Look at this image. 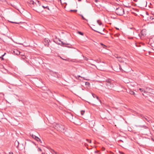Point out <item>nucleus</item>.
Listing matches in <instances>:
<instances>
[{
    "label": "nucleus",
    "instance_id": "nucleus-25",
    "mask_svg": "<svg viewBox=\"0 0 154 154\" xmlns=\"http://www.w3.org/2000/svg\"><path fill=\"white\" fill-rule=\"evenodd\" d=\"M69 45H70V46H66V45H64V46L65 47H68V48H72L71 47V45H70L69 44Z\"/></svg>",
    "mask_w": 154,
    "mask_h": 154
},
{
    "label": "nucleus",
    "instance_id": "nucleus-38",
    "mask_svg": "<svg viewBox=\"0 0 154 154\" xmlns=\"http://www.w3.org/2000/svg\"><path fill=\"white\" fill-rule=\"evenodd\" d=\"M5 54H6V53H5L4 54H3L2 55V57H3L5 55Z\"/></svg>",
    "mask_w": 154,
    "mask_h": 154
},
{
    "label": "nucleus",
    "instance_id": "nucleus-4",
    "mask_svg": "<svg viewBox=\"0 0 154 154\" xmlns=\"http://www.w3.org/2000/svg\"><path fill=\"white\" fill-rule=\"evenodd\" d=\"M28 2L30 5V6L32 7H35L36 6H38V5L39 6H40L38 1H37V3H36L33 0H30L28 1Z\"/></svg>",
    "mask_w": 154,
    "mask_h": 154
},
{
    "label": "nucleus",
    "instance_id": "nucleus-14",
    "mask_svg": "<svg viewBox=\"0 0 154 154\" xmlns=\"http://www.w3.org/2000/svg\"><path fill=\"white\" fill-rule=\"evenodd\" d=\"M147 20H149V18L150 20H154V16H150L149 17H147Z\"/></svg>",
    "mask_w": 154,
    "mask_h": 154
},
{
    "label": "nucleus",
    "instance_id": "nucleus-13",
    "mask_svg": "<svg viewBox=\"0 0 154 154\" xmlns=\"http://www.w3.org/2000/svg\"><path fill=\"white\" fill-rule=\"evenodd\" d=\"M19 144V142L17 140H16L15 141V142L14 143L15 146L17 148H18V147Z\"/></svg>",
    "mask_w": 154,
    "mask_h": 154
},
{
    "label": "nucleus",
    "instance_id": "nucleus-19",
    "mask_svg": "<svg viewBox=\"0 0 154 154\" xmlns=\"http://www.w3.org/2000/svg\"><path fill=\"white\" fill-rule=\"evenodd\" d=\"M80 16H81V17H82V19L83 20H86L87 21H88V20L86 19L82 15H80Z\"/></svg>",
    "mask_w": 154,
    "mask_h": 154
},
{
    "label": "nucleus",
    "instance_id": "nucleus-11",
    "mask_svg": "<svg viewBox=\"0 0 154 154\" xmlns=\"http://www.w3.org/2000/svg\"><path fill=\"white\" fill-rule=\"evenodd\" d=\"M128 93H129L130 94L133 95H134L135 97H136V94L133 91L131 90H129L128 91Z\"/></svg>",
    "mask_w": 154,
    "mask_h": 154
},
{
    "label": "nucleus",
    "instance_id": "nucleus-3",
    "mask_svg": "<svg viewBox=\"0 0 154 154\" xmlns=\"http://www.w3.org/2000/svg\"><path fill=\"white\" fill-rule=\"evenodd\" d=\"M115 12L117 15H122L124 14V9L121 7H119L116 8Z\"/></svg>",
    "mask_w": 154,
    "mask_h": 154
},
{
    "label": "nucleus",
    "instance_id": "nucleus-44",
    "mask_svg": "<svg viewBox=\"0 0 154 154\" xmlns=\"http://www.w3.org/2000/svg\"><path fill=\"white\" fill-rule=\"evenodd\" d=\"M62 58L63 60H66L64 59H63V58Z\"/></svg>",
    "mask_w": 154,
    "mask_h": 154
},
{
    "label": "nucleus",
    "instance_id": "nucleus-34",
    "mask_svg": "<svg viewBox=\"0 0 154 154\" xmlns=\"http://www.w3.org/2000/svg\"><path fill=\"white\" fill-rule=\"evenodd\" d=\"M71 11H73L74 12H76L77 11V10H71Z\"/></svg>",
    "mask_w": 154,
    "mask_h": 154
},
{
    "label": "nucleus",
    "instance_id": "nucleus-26",
    "mask_svg": "<svg viewBox=\"0 0 154 154\" xmlns=\"http://www.w3.org/2000/svg\"><path fill=\"white\" fill-rule=\"evenodd\" d=\"M141 116V117H142V118H143V117L145 119L146 121H149V120H148V119H147L146 118V117H144L143 116Z\"/></svg>",
    "mask_w": 154,
    "mask_h": 154
},
{
    "label": "nucleus",
    "instance_id": "nucleus-30",
    "mask_svg": "<svg viewBox=\"0 0 154 154\" xmlns=\"http://www.w3.org/2000/svg\"><path fill=\"white\" fill-rule=\"evenodd\" d=\"M115 57L116 58H117V59H118V57H120L117 54V55H115Z\"/></svg>",
    "mask_w": 154,
    "mask_h": 154
},
{
    "label": "nucleus",
    "instance_id": "nucleus-40",
    "mask_svg": "<svg viewBox=\"0 0 154 154\" xmlns=\"http://www.w3.org/2000/svg\"><path fill=\"white\" fill-rule=\"evenodd\" d=\"M146 14L147 15V16H148V15H149L148 13V12H146Z\"/></svg>",
    "mask_w": 154,
    "mask_h": 154
},
{
    "label": "nucleus",
    "instance_id": "nucleus-42",
    "mask_svg": "<svg viewBox=\"0 0 154 154\" xmlns=\"http://www.w3.org/2000/svg\"><path fill=\"white\" fill-rule=\"evenodd\" d=\"M121 154H124V153H123V152H121Z\"/></svg>",
    "mask_w": 154,
    "mask_h": 154
},
{
    "label": "nucleus",
    "instance_id": "nucleus-12",
    "mask_svg": "<svg viewBox=\"0 0 154 154\" xmlns=\"http://www.w3.org/2000/svg\"><path fill=\"white\" fill-rule=\"evenodd\" d=\"M92 95L93 96V97H94V98H97V99L98 100H99V101L101 102V100H100L99 98V97H98L96 95H95V94H94L93 93H92Z\"/></svg>",
    "mask_w": 154,
    "mask_h": 154
},
{
    "label": "nucleus",
    "instance_id": "nucleus-17",
    "mask_svg": "<svg viewBox=\"0 0 154 154\" xmlns=\"http://www.w3.org/2000/svg\"><path fill=\"white\" fill-rule=\"evenodd\" d=\"M97 23L100 25L102 24V23L99 20H98L97 21Z\"/></svg>",
    "mask_w": 154,
    "mask_h": 154
},
{
    "label": "nucleus",
    "instance_id": "nucleus-2",
    "mask_svg": "<svg viewBox=\"0 0 154 154\" xmlns=\"http://www.w3.org/2000/svg\"><path fill=\"white\" fill-rule=\"evenodd\" d=\"M65 128V126L60 124H57L55 126V128L56 129L57 131L63 133H64L66 131Z\"/></svg>",
    "mask_w": 154,
    "mask_h": 154
},
{
    "label": "nucleus",
    "instance_id": "nucleus-32",
    "mask_svg": "<svg viewBox=\"0 0 154 154\" xmlns=\"http://www.w3.org/2000/svg\"><path fill=\"white\" fill-rule=\"evenodd\" d=\"M86 140L87 141H88V142H89L90 143H91V140H88V139H86Z\"/></svg>",
    "mask_w": 154,
    "mask_h": 154
},
{
    "label": "nucleus",
    "instance_id": "nucleus-33",
    "mask_svg": "<svg viewBox=\"0 0 154 154\" xmlns=\"http://www.w3.org/2000/svg\"><path fill=\"white\" fill-rule=\"evenodd\" d=\"M30 135L34 139H35V137L34 136H35V135H34L33 134H30Z\"/></svg>",
    "mask_w": 154,
    "mask_h": 154
},
{
    "label": "nucleus",
    "instance_id": "nucleus-27",
    "mask_svg": "<svg viewBox=\"0 0 154 154\" xmlns=\"http://www.w3.org/2000/svg\"><path fill=\"white\" fill-rule=\"evenodd\" d=\"M85 112V111H83L82 110L81 111V114L82 115H83L84 113Z\"/></svg>",
    "mask_w": 154,
    "mask_h": 154
},
{
    "label": "nucleus",
    "instance_id": "nucleus-47",
    "mask_svg": "<svg viewBox=\"0 0 154 154\" xmlns=\"http://www.w3.org/2000/svg\"><path fill=\"white\" fill-rule=\"evenodd\" d=\"M152 140L154 141V140H153L152 139Z\"/></svg>",
    "mask_w": 154,
    "mask_h": 154
},
{
    "label": "nucleus",
    "instance_id": "nucleus-22",
    "mask_svg": "<svg viewBox=\"0 0 154 154\" xmlns=\"http://www.w3.org/2000/svg\"><path fill=\"white\" fill-rule=\"evenodd\" d=\"M78 33H79V34H80V35H83V33H82V32H80V31H78Z\"/></svg>",
    "mask_w": 154,
    "mask_h": 154
},
{
    "label": "nucleus",
    "instance_id": "nucleus-45",
    "mask_svg": "<svg viewBox=\"0 0 154 154\" xmlns=\"http://www.w3.org/2000/svg\"><path fill=\"white\" fill-rule=\"evenodd\" d=\"M71 117H72V115H71Z\"/></svg>",
    "mask_w": 154,
    "mask_h": 154
},
{
    "label": "nucleus",
    "instance_id": "nucleus-29",
    "mask_svg": "<svg viewBox=\"0 0 154 154\" xmlns=\"http://www.w3.org/2000/svg\"><path fill=\"white\" fill-rule=\"evenodd\" d=\"M139 90L141 92H143L144 91L143 89L140 88L139 89Z\"/></svg>",
    "mask_w": 154,
    "mask_h": 154
},
{
    "label": "nucleus",
    "instance_id": "nucleus-18",
    "mask_svg": "<svg viewBox=\"0 0 154 154\" xmlns=\"http://www.w3.org/2000/svg\"><path fill=\"white\" fill-rule=\"evenodd\" d=\"M139 126L140 127H142V128H145V129H146V128H148L147 127H146V126H145V125L140 126Z\"/></svg>",
    "mask_w": 154,
    "mask_h": 154
},
{
    "label": "nucleus",
    "instance_id": "nucleus-24",
    "mask_svg": "<svg viewBox=\"0 0 154 154\" xmlns=\"http://www.w3.org/2000/svg\"><path fill=\"white\" fill-rule=\"evenodd\" d=\"M75 77L76 79H78V78L79 77L82 78V77L80 75H78L77 76H75Z\"/></svg>",
    "mask_w": 154,
    "mask_h": 154
},
{
    "label": "nucleus",
    "instance_id": "nucleus-36",
    "mask_svg": "<svg viewBox=\"0 0 154 154\" xmlns=\"http://www.w3.org/2000/svg\"><path fill=\"white\" fill-rule=\"evenodd\" d=\"M84 59L87 61L88 60V59L86 57H85V58H84Z\"/></svg>",
    "mask_w": 154,
    "mask_h": 154
},
{
    "label": "nucleus",
    "instance_id": "nucleus-16",
    "mask_svg": "<svg viewBox=\"0 0 154 154\" xmlns=\"http://www.w3.org/2000/svg\"><path fill=\"white\" fill-rule=\"evenodd\" d=\"M50 151L52 154H57L56 152L52 149H51Z\"/></svg>",
    "mask_w": 154,
    "mask_h": 154
},
{
    "label": "nucleus",
    "instance_id": "nucleus-21",
    "mask_svg": "<svg viewBox=\"0 0 154 154\" xmlns=\"http://www.w3.org/2000/svg\"><path fill=\"white\" fill-rule=\"evenodd\" d=\"M92 29V30H93L94 31H95V32H98V33H100V34H103V33H101V32H99V31H97V30H94V29Z\"/></svg>",
    "mask_w": 154,
    "mask_h": 154
},
{
    "label": "nucleus",
    "instance_id": "nucleus-48",
    "mask_svg": "<svg viewBox=\"0 0 154 154\" xmlns=\"http://www.w3.org/2000/svg\"><path fill=\"white\" fill-rule=\"evenodd\" d=\"M3 59H4L3 58H2V60H3Z\"/></svg>",
    "mask_w": 154,
    "mask_h": 154
},
{
    "label": "nucleus",
    "instance_id": "nucleus-5",
    "mask_svg": "<svg viewBox=\"0 0 154 154\" xmlns=\"http://www.w3.org/2000/svg\"><path fill=\"white\" fill-rule=\"evenodd\" d=\"M51 75H52V76L57 78H59L60 76L59 75L58 73L55 72H51Z\"/></svg>",
    "mask_w": 154,
    "mask_h": 154
},
{
    "label": "nucleus",
    "instance_id": "nucleus-37",
    "mask_svg": "<svg viewBox=\"0 0 154 154\" xmlns=\"http://www.w3.org/2000/svg\"><path fill=\"white\" fill-rule=\"evenodd\" d=\"M20 53V52L19 51H18V53H16L17 55L19 54Z\"/></svg>",
    "mask_w": 154,
    "mask_h": 154
},
{
    "label": "nucleus",
    "instance_id": "nucleus-35",
    "mask_svg": "<svg viewBox=\"0 0 154 154\" xmlns=\"http://www.w3.org/2000/svg\"><path fill=\"white\" fill-rule=\"evenodd\" d=\"M38 151H42V149H41V148H38Z\"/></svg>",
    "mask_w": 154,
    "mask_h": 154
},
{
    "label": "nucleus",
    "instance_id": "nucleus-46",
    "mask_svg": "<svg viewBox=\"0 0 154 154\" xmlns=\"http://www.w3.org/2000/svg\"><path fill=\"white\" fill-rule=\"evenodd\" d=\"M104 29H104V28H103V30H104Z\"/></svg>",
    "mask_w": 154,
    "mask_h": 154
},
{
    "label": "nucleus",
    "instance_id": "nucleus-1",
    "mask_svg": "<svg viewBox=\"0 0 154 154\" xmlns=\"http://www.w3.org/2000/svg\"><path fill=\"white\" fill-rule=\"evenodd\" d=\"M106 87L109 89H112L114 87V83L110 79L107 80L105 82Z\"/></svg>",
    "mask_w": 154,
    "mask_h": 154
},
{
    "label": "nucleus",
    "instance_id": "nucleus-23",
    "mask_svg": "<svg viewBox=\"0 0 154 154\" xmlns=\"http://www.w3.org/2000/svg\"><path fill=\"white\" fill-rule=\"evenodd\" d=\"M85 85L89 86L90 85V83L88 82H85Z\"/></svg>",
    "mask_w": 154,
    "mask_h": 154
},
{
    "label": "nucleus",
    "instance_id": "nucleus-6",
    "mask_svg": "<svg viewBox=\"0 0 154 154\" xmlns=\"http://www.w3.org/2000/svg\"><path fill=\"white\" fill-rule=\"evenodd\" d=\"M59 41L60 42H61V43H60L57 42L55 41H54V42H55V43H57V44L59 45H60L61 46H63V47L64 46V45H69V44L64 43L63 42H62L60 39L59 40Z\"/></svg>",
    "mask_w": 154,
    "mask_h": 154
},
{
    "label": "nucleus",
    "instance_id": "nucleus-10",
    "mask_svg": "<svg viewBox=\"0 0 154 154\" xmlns=\"http://www.w3.org/2000/svg\"><path fill=\"white\" fill-rule=\"evenodd\" d=\"M119 65V69H116V67H115V66H114V70L116 71H117V72H118L119 71V70H121L122 69V68H121V66L119 65V64L118 65Z\"/></svg>",
    "mask_w": 154,
    "mask_h": 154
},
{
    "label": "nucleus",
    "instance_id": "nucleus-39",
    "mask_svg": "<svg viewBox=\"0 0 154 154\" xmlns=\"http://www.w3.org/2000/svg\"><path fill=\"white\" fill-rule=\"evenodd\" d=\"M98 1L97 0H95V2H97Z\"/></svg>",
    "mask_w": 154,
    "mask_h": 154
},
{
    "label": "nucleus",
    "instance_id": "nucleus-9",
    "mask_svg": "<svg viewBox=\"0 0 154 154\" xmlns=\"http://www.w3.org/2000/svg\"><path fill=\"white\" fill-rule=\"evenodd\" d=\"M141 35L143 36V37H144L146 35V30L145 29H143L141 30Z\"/></svg>",
    "mask_w": 154,
    "mask_h": 154
},
{
    "label": "nucleus",
    "instance_id": "nucleus-8",
    "mask_svg": "<svg viewBox=\"0 0 154 154\" xmlns=\"http://www.w3.org/2000/svg\"><path fill=\"white\" fill-rule=\"evenodd\" d=\"M118 60L120 62H124L126 60V59L125 58H122L121 57H118Z\"/></svg>",
    "mask_w": 154,
    "mask_h": 154
},
{
    "label": "nucleus",
    "instance_id": "nucleus-15",
    "mask_svg": "<svg viewBox=\"0 0 154 154\" xmlns=\"http://www.w3.org/2000/svg\"><path fill=\"white\" fill-rule=\"evenodd\" d=\"M35 137V139L37 141H41V140H40V139L38 137L36 136H34Z\"/></svg>",
    "mask_w": 154,
    "mask_h": 154
},
{
    "label": "nucleus",
    "instance_id": "nucleus-31",
    "mask_svg": "<svg viewBox=\"0 0 154 154\" xmlns=\"http://www.w3.org/2000/svg\"><path fill=\"white\" fill-rule=\"evenodd\" d=\"M9 22H11V23H16V24H18V23H17V22H13L11 21H9Z\"/></svg>",
    "mask_w": 154,
    "mask_h": 154
},
{
    "label": "nucleus",
    "instance_id": "nucleus-28",
    "mask_svg": "<svg viewBox=\"0 0 154 154\" xmlns=\"http://www.w3.org/2000/svg\"><path fill=\"white\" fill-rule=\"evenodd\" d=\"M100 45L102 46H103V48H105V47H106V46H105V45H104L102 43H100Z\"/></svg>",
    "mask_w": 154,
    "mask_h": 154
},
{
    "label": "nucleus",
    "instance_id": "nucleus-43",
    "mask_svg": "<svg viewBox=\"0 0 154 154\" xmlns=\"http://www.w3.org/2000/svg\"><path fill=\"white\" fill-rule=\"evenodd\" d=\"M41 154H45V153L44 152H42Z\"/></svg>",
    "mask_w": 154,
    "mask_h": 154
},
{
    "label": "nucleus",
    "instance_id": "nucleus-7",
    "mask_svg": "<svg viewBox=\"0 0 154 154\" xmlns=\"http://www.w3.org/2000/svg\"><path fill=\"white\" fill-rule=\"evenodd\" d=\"M50 41L48 39L45 38L44 40V44L46 46L48 47L49 45V42Z\"/></svg>",
    "mask_w": 154,
    "mask_h": 154
},
{
    "label": "nucleus",
    "instance_id": "nucleus-41",
    "mask_svg": "<svg viewBox=\"0 0 154 154\" xmlns=\"http://www.w3.org/2000/svg\"><path fill=\"white\" fill-rule=\"evenodd\" d=\"M9 154H13V152H9Z\"/></svg>",
    "mask_w": 154,
    "mask_h": 154
},
{
    "label": "nucleus",
    "instance_id": "nucleus-20",
    "mask_svg": "<svg viewBox=\"0 0 154 154\" xmlns=\"http://www.w3.org/2000/svg\"><path fill=\"white\" fill-rule=\"evenodd\" d=\"M42 7L43 8H46L48 9V10L49 9V7L48 6H45H45H42Z\"/></svg>",
    "mask_w": 154,
    "mask_h": 154
}]
</instances>
